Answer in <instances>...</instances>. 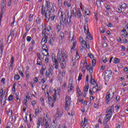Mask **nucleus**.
Returning a JSON list of instances; mask_svg holds the SVG:
<instances>
[{
    "instance_id": "4be33fe9",
    "label": "nucleus",
    "mask_w": 128,
    "mask_h": 128,
    "mask_svg": "<svg viewBox=\"0 0 128 128\" xmlns=\"http://www.w3.org/2000/svg\"><path fill=\"white\" fill-rule=\"evenodd\" d=\"M52 6H50V2L49 0H46V10H48V8H50Z\"/></svg>"
},
{
    "instance_id": "bf43d9fd",
    "label": "nucleus",
    "mask_w": 128,
    "mask_h": 128,
    "mask_svg": "<svg viewBox=\"0 0 128 128\" xmlns=\"http://www.w3.org/2000/svg\"><path fill=\"white\" fill-rule=\"evenodd\" d=\"M46 70V65H43L42 66V68L41 69L42 70L43 72H44V70Z\"/></svg>"
},
{
    "instance_id": "69168bd1",
    "label": "nucleus",
    "mask_w": 128,
    "mask_h": 128,
    "mask_svg": "<svg viewBox=\"0 0 128 128\" xmlns=\"http://www.w3.org/2000/svg\"><path fill=\"white\" fill-rule=\"evenodd\" d=\"M72 82H70L68 83V88H72Z\"/></svg>"
},
{
    "instance_id": "680f3d73",
    "label": "nucleus",
    "mask_w": 128,
    "mask_h": 128,
    "mask_svg": "<svg viewBox=\"0 0 128 128\" xmlns=\"http://www.w3.org/2000/svg\"><path fill=\"white\" fill-rule=\"evenodd\" d=\"M60 38L61 40L64 38V32L62 33L61 35H60Z\"/></svg>"
},
{
    "instance_id": "6ab92c4d",
    "label": "nucleus",
    "mask_w": 128,
    "mask_h": 128,
    "mask_svg": "<svg viewBox=\"0 0 128 128\" xmlns=\"http://www.w3.org/2000/svg\"><path fill=\"white\" fill-rule=\"evenodd\" d=\"M42 28H44L42 30V34H44L46 32V24L43 23L42 24Z\"/></svg>"
},
{
    "instance_id": "b1692460",
    "label": "nucleus",
    "mask_w": 128,
    "mask_h": 128,
    "mask_svg": "<svg viewBox=\"0 0 128 128\" xmlns=\"http://www.w3.org/2000/svg\"><path fill=\"white\" fill-rule=\"evenodd\" d=\"M77 16H78V18H82V12H80V9H78V13Z\"/></svg>"
},
{
    "instance_id": "09e8293b",
    "label": "nucleus",
    "mask_w": 128,
    "mask_h": 128,
    "mask_svg": "<svg viewBox=\"0 0 128 128\" xmlns=\"http://www.w3.org/2000/svg\"><path fill=\"white\" fill-rule=\"evenodd\" d=\"M102 60L103 62H104V64H106V62H108V58H106V57H103L102 58Z\"/></svg>"
},
{
    "instance_id": "a878e982",
    "label": "nucleus",
    "mask_w": 128,
    "mask_h": 128,
    "mask_svg": "<svg viewBox=\"0 0 128 128\" xmlns=\"http://www.w3.org/2000/svg\"><path fill=\"white\" fill-rule=\"evenodd\" d=\"M50 14H52V13L50 12V9H47L46 11L45 16H50Z\"/></svg>"
},
{
    "instance_id": "13d9d810",
    "label": "nucleus",
    "mask_w": 128,
    "mask_h": 128,
    "mask_svg": "<svg viewBox=\"0 0 128 128\" xmlns=\"http://www.w3.org/2000/svg\"><path fill=\"white\" fill-rule=\"evenodd\" d=\"M8 116H12V110H10V109H9V110L8 112Z\"/></svg>"
},
{
    "instance_id": "e2e57ef3",
    "label": "nucleus",
    "mask_w": 128,
    "mask_h": 128,
    "mask_svg": "<svg viewBox=\"0 0 128 128\" xmlns=\"http://www.w3.org/2000/svg\"><path fill=\"white\" fill-rule=\"evenodd\" d=\"M14 64H10V66L9 67V70H10V72H12V66H13Z\"/></svg>"
},
{
    "instance_id": "a19ab883",
    "label": "nucleus",
    "mask_w": 128,
    "mask_h": 128,
    "mask_svg": "<svg viewBox=\"0 0 128 128\" xmlns=\"http://www.w3.org/2000/svg\"><path fill=\"white\" fill-rule=\"evenodd\" d=\"M110 114H108V113H107V114H106V118L107 120H108L112 118V115H110Z\"/></svg>"
},
{
    "instance_id": "f704fd0d",
    "label": "nucleus",
    "mask_w": 128,
    "mask_h": 128,
    "mask_svg": "<svg viewBox=\"0 0 128 128\" xmlns=\"http://www.w3.org/2000/svg\"><path fill=\"white\" fill-rule=\"evenodd\" d=\"M14 80H18L20 78V75L16 74L14 76Z\"/></svg>"
},
{
    "instance_id": "7c9ffc66",
    "label": "nucleus",
    "mask_w": 128,
    "mask_h": 128,
    "mask_svg": "<svg viewBox=\"0 0 128 128\" xmlns=\"http://www.w3.org/2000/svg\"><path fill=\"white\" fill-rule=\"evenodd\" d=\"M88 88H90V86L88 85H87L84 87V91L85 92H86L88 91Z\"/></svg>"
},
{
    "instance_id": "473e14b6",
    "label": "nucleus",
    "mask_w": 128,
    "mask_h": 128,
    "mask_svg": "<svg viewBox=\"0 0 128 128\" xmlns=\"http://www.w3.org/2000/svg\"><path fill=\"white\" fill-rule=\"evenodd\" d=\"M48 10L51 14H52V12H54V6H52H52L50 7V8H48Z\"/></svg>"
},
{
    "instance_id": "603ef678",
    "label": "nucleus",
    "mask_w": 128,
    "mask_h": 128,
    "mask_svg": "<svg viewBox=\"0 0 128 128\" xmlns=\"http://www.w3.org/2000/svg\"><path fill=\"white\" fill-rule=\"evenodd\" d=\"M122 36V38H126L128 36V32H124Z\"/></svg>"
},
{
    "instance_id": "6e6552de",
    "label": "nucleus",
    "mask_w": 128,
    "mask_h": 128,
    "mask_svg": "<svg viewBox=\"0 0 128 128\" xmlns=\"http://www.w3.org/2000/svg\"><path fill=\"white\" fill-rule=\"evenodd\" d=\"M62 114H64V112H62V110L58 108L55 114V118H61L62 116Z\"/></svg>"
},
{
    "instance_id": "a18cd8bd",
    "label": "nucleus",
    "mask_w": 128,
    "mask_h": 128,
    "mask_svg": "<svg viewBox=\"0 0 128 128\" xmlns=\"http://www.w3.org/2000/svg\"><path fill=\"white\" fill-rule=\"evenodd\" d=\"M82 48H84V46H86V42L84 40H82Z\"/></svg>"
},
{
    "instance_id": "393cba45",
    "label": "nucleus",
    "mask_w": 128,
    "mask_h": 128,
    "mask_svg": "<svg viewBox=\"0 0 128 128\" xmlns=\"http://www.w3.org/2000/svg\"><path fill=\"white\" fill-rule=\"evenodd\" d=\"M25 74H26V80H28L30 78V72H28V70L25 72Z\"/></svg>"
},
{
    "instance_id": "f03ea898",
    "label": "nucleus",
    "mask_w": 128,
    "mask_h": 128,
    "mask_svg": "<svg viewBox=\"0 0 128 128\" xmlns=\"http://www.w3.org/2000/svg\"><path fill=\"white\" fill-rule=\"evenodd\" d=\"M68 17L64 18V20H60V24L62 26H64V24H66V26H68V24H70V20L72 18V12H70V14L69 12H68Z\"/></svg>"
},
{
    "instance_id": "72a5a7b5",
    "label": "nucleus",
    "mask_w": 128,
    "mask_h": 128,
    "mask_svg": "<svg viewBox=\"0 0 128 128\" xmlns=\"http://www.w3.org/2000/svg\"><path fill=\"white\" fill-rule=\"evenodd\" d=\"M72 16H76V11L74 8L72 10Z\"/></svg>"
},
{
    "instance_id": "3c124183",
    "label": "nucleus",
    "mask_w": 128,
    "mask_h": 128,
    "mask_svg": "<svg viewBox=\"0 0 128 128\" xmlns=\"http://www.w3.org/2000/svg\"><path fill=\"white\" fill-rule=\"evenodd\" d=\"M92 64L93 66H96V60L94 59L92 60Z\"/></svg>"
},
{
    "instance_id": "f257e3e1",
    "label": "nucleus",
    "mask_w": 128,
    "mask_h": 128,
    "mask_svg": "<svg viewBox=\"0 0 128 128\" xmlns=\"http://www.w3.org/2000/svg\"><path fill=\"white\" fill-rule=\"evenodd\" d=\"M40 124L44 128H50V121L46 119V118H39L37 122V128H40Z\"/></svg>"
},
{
    "instance_id": "ddd939ff",
    "label": "nucleus",
    "mask_w": 128,
    "mask_h": 128,
    "mask_svg": "<svg viewBox=\"0 0 128 128\" xmlns=\"http://www.w3.org/2000/svg\"><path fill=\"white\" fill-rule=\"evenodd\" d=\"M88 36L86 38V42H88V40H92V37L90 35V33L88 31V34H87Z\"/></svg>"
},
{
    "instance_id": "20e7f679",
    "label": "nucleus",
    "mask_w": 128,
    "mask_h": 128,
    "mask_svg": "<svg viewBox=\"0 0 128 128\" xmlns=\"http://www.w3.org/2000/svg\"><path fill=\"white\" fill-rule=\"evenodd\" d=\"M114 96V92H112V94L110 92H107L106 96V103L108 104L110 100H112V98Z\"/></svg>"
},
{
    "instance_id": "cd10ccee",
    "label": "nucleus",
    "mask_w": 128,
    "mask_h": 128,
    "mask_svg": "<svg viewBox=\"0 0 128 128\" xmlns=\"http://www.w3.org/2000/svg\"><path fill=\"white\" fill-rule=\"evenodd\" d=\"M37 56L38 57V58L37 59V60H42H42H44V58L42 57V55H40V53H38L37 54Z\"/></svg>"
},
{
    "instance_id": "864d4df0",
    "label": "nucleus",
    "mask_w": 128,
    "mask_h": 128,
    "mask_svg": "<svg viewBox=\"0 0 128 128\" xmlns=\"http://www.w3.org/2000/svg\"><path fill=\"white\" fill-rule=\"evenodd\" d=\"M122 8H126V4L125 3L121 5L120 6V8H122Z\"/></svg>"
},
{
    "instance_id": "c03bdc74",
    "label": "nucleus",
    "mask_w": 128,
    "mask_h": 128,
    "mask_svg": "<svg viewBox=\"0 0 128 128\" xmlns=\"http://www.w3.org/2000/svg\"><path fill=\"white\" fill-rule=\"evenodd\" d=\"M26 32H28V30H30V24L26 25Z\"/></svg>"
},
{
    "instance_id": "5701e85b",
    "label": "nucleus",
    "mask_w": 128,
    "mask_h": 128,
    "mask_svg": "<svg viewBox=\"0 0 128 128\" xmlns=\"http://www.w3.org/2000/svg\"><path fill=\"white\" fill-rule=\"evenodd\" d=\"M28 100L26 99L24 100V104H23V108H28Z\"/></svg>"
},
{
    "instance_id": "e433bc0d",
    "label": "nucleus",
    "mask_w": 128,
    "mask_h": 128,
    "mask_svg": "<svg viewBox=\"0 0 128 128\" xmlns=\"http://www.w3.org/2000/svg\"><path fill=\"white\" fill-rule=\"evenodd\" d=\"M12 100H14V96L10 94L8 98V102H12Z\"/></svg>"
},
{
    "instance_id": "5fc2aeb1",
    "label": "nucleus",
    "mask_w": 128,
    "mask_h": 128,
    "mask_svg": "<svg viewBox=\"0 0 128 128\" xmlns=\"http://www.w3.org/2000/svg\"><path fill=\"white\" fill-rule=\"evenodd\" d=\"M88 56H89V58H94V55H92V53H88Z\"/></svg>"
},
{
    "instance_id": "774afa93",
    "label": "nucleus",
    "mask_w": 128,
    "mask_h": 128,
    "mask_svg": "<svg viewBox=\"0 0 128 128\" xmlns=\"http://www.w3.org/2000/svg\"><path fill=\"white\" fill-rule=\"evenodd\" d=\"M31 44L32 46H34V44H36V42L34 41V40H32L31 42Z\"/></svg>"
},
{
    "instance_id": "ea45409f",
    "label": "nucleus",
    "mask_w": 128,
    "mask_h": 128,
    "mask_svg": "<svg viewBox=\"0 0 128 128\" xmlns=\"http://www.w3.org/2000/svg\"><path fill=\"white\" fill-rule=\"evenodd\" d=\"M3 94H4V89L1 88L0 90V98H2Z\"/></svg>"
},
{
    "instance_id": "c756f323",
    "label": "nucleus",
    "mask_w": 128,
    "mask_h": 128,
    "mask_svg": "<svg viewBox=\"0 0 128 128\" xmlns=\"http://www.w3.org/2000/svg\"><path fill=\"white\" fill-rule=\"evenodd\" d=\"M52 97H53V100L52 101L53 102V104H54V102H56V93H54L52 95Z\"/></svg>"
},
{
    "instance_id": "f8f14e48",
    "label": "nucleus",
    "mask_w": 128,
    "mask_h": 128,
    "mask_svg": "<svg viewBox=\"0 0 128 128\" xmlns=\"http://www.w3.org/2000/svg\"><path fill=\"white\" fill-rule=\"evenodd\" d=\"M100 88H98V84H96V86L93 87L92 88V92H100Z\"/></svg>"
},
{
    "instance_id": "1a4fd4ad",
    "label": "nucleus",
    "mask_w": 128,
    "mask_h": 128,
    "mask_svg": "<svg viewBox=\"0 0 128 128\" xmlns=\"http://www.w3.org/2000/svg\"><path fill=\"white\" fill-rule=\"evenodd\" d=\"M53 74L54 73L52 72V68H50L48 70H46V78H50V76H52Z\"/></svg>"
},
{
    "instance_id": "4c0bfd02",
    "label": "nucleus",
    "mask_w": 128,
    "mask_h": 128,
    "mask_svg": "<svg viewBox=\"0 0 128 128\" xmlns=\"http://www.w3.org/2000/svg\"><path fill=\"white\" fill-rule=\"evenodd\" d=\"M65 18H66V15L64 16V14H62V12H61V15H60L61 20H64Z\"/></svg>"
},
{
    "instance_id": "dca6fc26",
    "label": "nucleus",
    "mask_w": 128,
    "mask_h": 128,
    "mask_svg": "<svg viewBox=\"0 0 128 128\" xmlns=\"http://www.w3.org/2000/svg\"><path fill=\"white\" fill-rule=\"evenodd\" d=\"M42 50H44V52H45L46 54H44V52H42V54L45 56H48L49 54H48V50L46 49V47H44V46L42 47Z\"/></svg>"
},
{
    "instance_id": "0e129e2a",
    "label": "nucleus",
    "mask_w": 128,
    "mask_h": 128,
    "mask_svg": "<svg viewBox=\"0 0 128 128\" xmlns=\"http://www.w3.org/2000/svg\"><path fill=\"white\" fill-rule=\"evenodd\" d=\"M14 56H12L11 58V63L10 64H14Z\"/></svg>"
},
{
    "instance_id": "2f4dec72",
    "label": "nucleus",
    "mask_w": 128,
    "mask_h": 128,
    "mask_svg": "<svg viewBox=\"0 0 128 128\" xmlns=\"http://www.w3.org/2000/svg\"><path fill=\"white\" fill-rule=\"evenodd\" d=\"M32 20H34V14H30L29 16L28 20L29 22H32Z\"/></svg>"
},
{
    "instance_id": "79ce46f5",
    "label": "nucleus",
    "mask_w": 128,
    "mask_h": 128,
    "mask_svg": "<svg viewBox=\"0 0 128 128\" xmlns=\"http://www.w3.org/2000/svg\"><path fill=\"white\" fill-rule=\"evenodd\" d=\"M114 64H120V59L118 58H114Z\"/></svg>"
},
{
    "instance_id": "37998d69",
    "label": "nucleus",
    "mask_w": 128,
    "mask_h": 128,
    "mask_svg": "<svg viewBox=\"0 0 128 128\" xmlns=\"http://www.w3.org/2000/svg\"><path fill=\"white\" fill-rule=\"evenodd\" d=\"M82 74L80 73L79 76H78V82H80V80H82Z\"/></svg>"
},
{
    "instance_id": "8fccbe9b",
    "label": "nucleus",
    "mask_w": 128,
    "mask_h": 128,
    "mask_svg": "<svg viewBox=\"0 0 128 128\" xmlns=\"http://www.w3.org/2000/svg\"><path fill=\"white\" fill-rule=\"evenodd\" d=\"M80 55L78 54V51L76 52V60H78L80 58Z\"/></svg>"
},
{
    "instance_id": "9d476101",
    "label": "nucleus",
    "mask_w": 128,
    "mask_h": 128,
    "mask_svg": "<svg viewBox=\"0 0 128 128\" xmlns=\"http://www.w3.org/2000/svg\"><path fill=\"white\" fill-rule=\"evenodd\" d=\"M4 42H0V58L2 56V54H4Z\"/></svg>"
},
{
    "instance_id": "4d7b16f0",
    "label": "nucleus",
    "mask_w": 128,
    "mask_h": 128,
    "mask_svg": "<svg viewBox=\"0 0 128 128\" xmlns=\"http://www.w3.org/2000/svg\"><path fill=\"white\" fill-rule=\"evenodd\" d=\"M26 40L27 42H30V40H32V37L28 36L26 37Z\"/></svg>"
},
{
    "instance_id": "2eb2a0df",
    "label": "nucleus",
    "mask_w": 128,
    "mask_h": 128,
    "mask_svg": "<svg viewBox=\"0 0 128 128\" xmlns=\"http://www.w3.org/2000/svg\"><path fill=\"white\" fill-rule=\"evenodd\" d=\"M48 44L50 46H52L54 44V38L52 37H50L48 41Z\"/></svg>"
},
{
    "instance_id": "423d86ee",
    "label": "nucleus",
    "mask_w": 128,
    "mask_h": 128,
    "mask_svg": "<svg viewBox=\"0 0 128 128\" xmlns=\"http://www.w3.org/2000/svg\"><path fill=\"white\" fill-rule=\"evenodd\" d=\"M72 98L68 96H66V104H65V108L66 110H68L70 106V102Z\"/></svg>"
},
{
    "instance_id": "9b49d317",
    "label": "nucleus",
    "mask_w": 128,
    "mask_h": 128,
    "mask_svg": "<svg viewBox=\"0 0 128 128\" xmlns=\"http://www.w3.org/2000/svg\"><path fill=\"white\" fill-rule=\"evenodd\" d=\"M84 33L86 34H88V32H90V30H88V23H86V24H84Z\"/></svg>"
},
{
    "instance_id": "de8ad7c7",
    "label": "nucleus",
    "mask_w": 128,
    "mask_h": 128,
    "mask_svg": "<svg viewBox=\"0 0 128 128\" xmlns=\"http://www.w3.org/2000/svg\"><path fill=\"white\" fill-rule=\"evenodd\" d=\"M58 118H55L54 117V119L53 122L55 124H58Z\"/></svg>"
},
{
    "instance_id": "a211bd4d",
    "label": "nucleus",
    "mask_w": 128,
    "mask_h": 128,
    "mask_svg": "<svg viewBox=\"0 0 128 128\" xmlns=\"http://www.w3.org/2000/svg\"><path fill=\"white\" fill-rule=\"evenodd\" d=\"M50 32H45L44 34L42 33V36H44V38L48 39V36H50Z\"/></svg>"
},
{
    "instance_id": "bb28decb",
    "label": "nucleus",
    "mask_w": 128,
    "mask_h": 128,
    "mask_svg": "<svg viewBox=\"0 0 128 128\" xmlns=\"http://www.w3.org/2000/svg\"><path fill=\"white\" fill-rule=\"evenodd\" d=\"M44 18L46 22H50V16H45Z\"/></svg>"
},
{
    "instance_id": "f3484780",
    "label": "nucleus",
    "mask_w": 128,
    "mask_h": 128,
    "mask_svg": "<svg viewBox=\"0 0 128 128\" xmlns=\"http://www.w3.org/2000/svg\"><path fill=\"white\" fill-rule=\"evenodd\" d=\"M90 84H96V80H94V79L92 78V74H90Z\"/></svg>"
},
{
    "instance_id": "58836bf2",
    "label": "nucleus",
    "mask_w": 128,
    "mask_h": 128,
    "mask_svg": "<svg viewBox=\"0 0 128 128\" xmlns=\"http://www.w3.org/2000/svg\"><path fill=\"white\" fill-rule=\"evenodd\" d=\"M57 32H60V24H58L56 25V28Z\"/></svg>"
},
{
    "instance_id": "412c9836",
    "label": "nucleus",
    "mask_w": 128,
    "mask_h": 128,
    "mask_svg": "<svg viewBox=\"0 0 128 128\" xmlns=\"http://www.w3.org/2000/svg\"><path fill=\"white\" fill-rule=\"evenodd\" d=\"M48 38L43 37L42 40L41 44H42L43 42L46 44V42H48Z\"/></svg>"
},
{
    "instance_id": "7ed1b4c3",
    "label": "nucleus",
    "mask_w": 128,
    "mask_h": 128,
    "mask_svg": "<svg viewBox=\"0 0 128 128\" xmlns=\"http://www.w3.org/2000/svg\"><path fill=\"white\" fill-rule=\"evenodd\" d=\"M66 54L64 53V51H62V48H59L58 50L57 58L58 62H64V58H66Z\"/></svg>"
},
{
    "instance_id": "49530a36",
    "label": "nucleus",
    "mask_w": 128,
    "mask_h": 128,
    "mask_svg": "<svg viewBox=\"0 0 128 128\" xmlns=\"http://www.w3.org/2000/svg\"><path fill=\"white\" fill-rule=\"evenodd\" d=\"M2 100H3V102H4L6 104V96H3L2 98Z\"/></svg>"
},
{
    "instance_id": "338daca9",
    "label": "nucleus",
    "mask_w": 128,
    "mask_h": 128,
    "mask_svg": "<svg viewBox=\"0 0 128 128\" xmlns=\"http://www.w3.org/2000/svg\"><path fill=\"white\" fill-rule=\"evenodd\" d=\"M106 12H108V10H110V6L108 5H106Z\"/></svg>"
},
{
    "instance_id": "39448f33",
    "label": "nucleus",
    "mask_w": 128,
    "mask_h": 128,
    "mask_svg": "<svg viewBox=\"0 0 128 128\" xmlns=\"http://www.w3.org/2000/svg\"><path fill=\"white\" fill-rule=\"evenodd\" d=\"M112 74V70H107L104 73V80L106 82H108L110 80Z\"/></svg>"
},
{
    "instance_id": "c85d7f7f",
    "label": "nucleus",
    "mask_w": 128,
    "mask_h": 128,
    "mask_svg": "<svg viewBox=\"0 0 128 128\" xmlns=\"http://www.w3.org/2000/svg\"><path fill=\"white\" fill-rule=\"evenodd\" d=\"M10 36H12V38L14 36V30H10V34L8 35V38H10Z\"/></svg>"
},
{
    "instance_id": "052dcab7",
    "label": "nucleus",
    "mask_w": 128,
    "mask_h": 128,
    "mask_svg": "<svg viewBox=\"0 0 128 128\" xmlns=\"http://www.w3.org/2000/svg\"><path fill=\"white\" fill-rule=\"evenodd\" d=\"M108 119L105 118L103 121V124H106L108 123Z\"/></svg>"
},
{
    "instance_id": "0eeeda50",
    "label": "nucleus",
    "mask_w": 128,
    "mask_h": 128,
    "mask_svg": "<svg viewBox=\"0 0 128 128\" xmlns=\"http://www.w3.org/2000/svg\"><path fill=\"white\" fill-rule=\"evenodd\" d=\"M52 61L54 62V66H55V68L58 70V59H56V56H52Z\"/></svg>"
},
{
    "instance_id": "c9c22d12",
    "label": "nucleus",
    "mask_w": 128,
    "mask_h": 128,
    "mask_svg": "<svg viewBox=\"0 0 128 128\" xmlns=\"http://www.w3.org/2000/svg\"><path fill=\"white\" fill-rule=\"evenodd\" d=\"M61 68L64 69L66 68V61L64 60V62H62V63L61 64Z\"/></svg>"
},
{
    "instance_id": "aec40b11",
    "label": "nucleus",
    "mask_w": 128,
    "mask_h": 128,
    "mask_svg": "<svg viewBox=\"0 0 128 128\" xmlns=\"http://www.w3.org/2000/svg\"><path fill=\"white\" fill-rule=\"evenodd\" d=\"M90 66V65H88L86 66V68L88 70H89V72L90 74H92V70H93V68L92 67H90L88 68V67Z\"/></svg>"
},
{
    "instance_id": "6e6d98bb",
    "label": "nucleus",
    "mask_w": 128,
    "mask_h": 128,
    "mask_svg": "<svg viewBox=\"0 0 128 128\" xmlns=\"http://www.w3.org/2000/svg\"><path fill=\"white\" fill-rule=\"evenodd\" d=\"M52 98L51 96H49L48 98V104H50V102H52Z\"/></svg>"
},
{
    "instance_id": "4468645a",
    "label": "nucleus",
    "mask_w": 128,
    "mask_h": 128,
    "mask_svg": "<svg viewBox=\"0 0 128 128\" xmlns=\"http://www.w3.org/2000/svg\"><path fill=\"white\" fill-rule=\"evenodd\" d=\"M113 108H114V106H112L111 107L108 108L106 110L107 114H112Z\"/></svg>"
}]
</instances>
